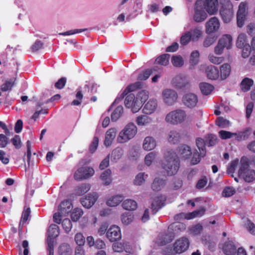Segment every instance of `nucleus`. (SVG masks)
Returning a JSON list of instances; mask_svg holds the SVG:
<instances>
[{"label":"nucleus","mask_w":255,"mask_h":255,"mask_svg":"<svg viewBox=\"0 0 255 255\" xmlns=\"http://www.w3.org/2000/svg\"><path fill=\"white\" fill-rule=\"evenodd\" d=\"M164 160L162 167L167 175L172 176L176 174L179 168V159L176 153L172 149H167L164 154Z\"/></svg>","instance_id":"nucleus-2"},{"label":"nucleus","mask_w":255,"mask_h":255,"mask_svg":"<svg viewBox=\"0 0 255 255\" xmlns=\"http://www.w3.org/2000/svg\"><path fill=\"white\" fill-rule=\"evenodd\" d=\"M232 38L230 35H224L218 41L217 45L215 47V53L221 54L225 48L229 49L232 46Z\"/></svg>","instance_id":"nucleus-10"},{"label":"nucleus","mask_w":255,"mask_h":255,"mask_svg":"<svg viewBox=\"0 0 255 255\" xmlns=\"http://www.w3.org/2000/svg\"><path fill=\"white\" fill-rule=\"evenodd\" d=\"M216 124L221 128H226L229 127L231 125L229 121L222 117H219L217 119Z\"/></svg>","instance_id":"nucleus-48"},{"label":"nucleus","mask_w":255,"mask_h":255,"mask_svg":"<svg viewBox=\"0 0 255 255\" xmlns=\"http://www.w3.org/2000/svg\"><path fill=\"white\" fill-rule=\"evenodd\" d=\"M137 133V128L132 123L128 124L125 128L120 132L118 141L124 143L132 138Z\"/></svg>","instance_id":"nucleus-4"},{"label":"nucleus","mask_w":255,"mask_h":255,"mask_svg":"<svg viewBox=\"0 0 255 255\" xmlns=\"http://www.w3.org/2000/svg\"><path fill=\"white\" fill-rule=\"evenodd\" d=\"M196 144L201 152V156H205L206 150L205 145L207 144L206 141L200 137H198L196 139Z\"/></svg>","instance_id":"nucleus-34"},{"label":"nucleus","mask_w":255,"mask_h":255,"mask_svg":"<svg viewBox=\"0 0 255 255\" xmlns=\"http://www.w3.org/2000/svg\"><path fill=\"white\" fill-rule=\"evenodd\" d=\"M59 227L55 224L51 225L48 229L47 243L54 244V239L59 235Z\"/></svg>","instance_id":"nucleus-21"},{"label":"nucleus","mask_w":255,"mask_h":255,"mask_svg":"<svg viewBox=\"0 0 255 255\" xmlns=\"http://www.w3.org/2000/svg\"><path fill=\"white\" fill-rule=\"evenodd\" d=\"M123 154V150L121 148L118 147L113 151L112 157L115 161L117 162L122 157Z\"/></svg>","instance_id":"nucleus-51"},{"label":"nucleus","mask_w":255,"mask_h":255,"mask_svg":"<svg viewBox=\"0 0 255 255\" xmlns=\"http://www.w3.org/2000/svg\"><path fill=\"white\" fill-rule=\"evenodd\" d=\"M62 225L66 233L69 232L72 227V223L69 219H64L62 222Z\"/></svg>","instance_id":"nucleus-61"},{"label":"nucleus","mask_w":255,"mask_h":255,"mask_svg":"<svg viewBox=\"0 0 255 255\" xmlns=\"http://www.w3.org/2000/svg\"><path fill=\"white\" fill-rule=\"evenodd\" d=\"M247 4L245 2H241L239 5V9L237 14V20L238 26L241 27L244 24L246 17L247 14L246 11Z\"/></svg>","instance_id":"nucleus-14"},{"label":"nucleus","mask_w":255,"mask_h":255,"mask_svg":"<svg viewBox=\"0 0 255 255\" xmlns=\"http://www.w3.org/2000/svg\"><path fill=\"white\" fill-rule=\"evenodd\" d=\"M199 53L198 51H193L190 55V63L192 65H195L198 63Z\"/></svg>","instance_id":"nucleus-58"},{"label":"nucleus","mask_w":255,"mask_h":255,"mask_svg":"<svg viewBox=\"0 0 255 255\" xmlns=\"http://www.w3.org/2000/svg\"><path fill=\"white\" fill-rule=\"evenodd\" d=\"M90 189V186L88 184H83L77 187L75 189V194L81 196L87 193Z\"/></svg>","instance_id":"nucleus-43"},{"label":"nucleus","mask_w":255,"mask_h":255,"mask_svg":"<svg viewBox=\"0 0 255 255\" xmlns=\"http://www.w3.org/2000/svg\"><path fill=\"white\" fill-rule=\"evenodd\" d=\"M142 84L143 83L141 82H136L129 85L120 97L116 98L114 103H119L121 100L125 98L124 101L125 106L128 108H130L133 113L137 112L141 109V102L139 100H136L135 95L131 92L141 88Z\"/></svg>","instance_id":"nucleus-1"},{"label":"nucleus","mask_w":255,"mask_h":255,"mask_svg":"<svg viewBox=\"0 0 255 255\" xmlns=\"http://www.w3.org/2000/svg\"><path fill=\"white\" fill-rule=\"evenodd\" d=\"M179 152L182 157L185 159L190 158L192 155L190 147L185 144L182 145L179 147Z\"/></svg>","instance_id":"nucleus-31"},{"label":"nucleus","mask_w":255,"mask_h":255,"mask_svg":"<svg viewBox=\"0 0 255 255\" xmlns=\"http://www.w3.org/2000/svg\"><path fill=\"white\" fill-rule=\"evenodd\" d=\"M106 235L107 238L111 242L120 240L122 237L120 228L115 225L110 227L107 231Z\"/></svg>","instance_id":"nucleus-15"},{"label":"nucleus","mask_w":255,"mask_h":255,"mask_svg":"<svg viewBox=\"0 0 255 255\" xmlns=\"http://www.w3.org/2000/svg\"><path fill=\"white\" fill-rule=\"evenodd\" d=\"M221 7L220 14L225 23L229 22L232 19L234 12L233 5L230 0H220Z\"/></svg>","instance_id":"nucleus-3"},{"label":"nucleus","mask_w":255,"mask_h":255,"mask_svg":"<svg viewBox=\"0 0 255 255\" xmlns=\"http://www.w3.org/2000/svg\"><path fill=\"white\" fill-rule=\"evenodd\" d=\"M200 91L202 94L204 95H208L214 89L213 85L207 83H201L199 85Z\"/></svg>","instance_id":"nucleus-30"},{"label":"nucleus","mask_w":255,"mask_h":255,"mask_svg":"<svg viewBox=\"0 0 255 255\" xmlns=\"http://www.w3.org/2000/svg\"><path fill=\"white\" fill-rule=\"evenodd\" d=\"M205 212V208L203 207H200L198 210L194 211L192 213H189L185 214L184 213H181L176 215L174 218L176 221L180 220L182 218H186L188 220L193 219L197 217H201L203 215Z\"/></svg>","instance_id":"nucleus-11"},{"label":"nucleus","mask_w":255,"mask_h":255,"mask_svg":"<svg viewBox=\"0 0 255 255\" xmlns=\"http://www.w3.org/2000/svg\"><path fill=\"white\" fill-rule=\"evenodd\" d=\"M58 252L59 255H71L72 251L69 245L64 243L59 247Z\"/></svg>","instance_id":"nucleus-37"},{"label":"nucleus","mask_w":255,"mask_h":255,"mask_svg":"<svg viewBox=\"0 0 255 255\" xmlns=\"http://www.w3.org/2000/svg\"><path fill=\"white\" fill-rule=\"evenodd\" d=\"M171 62L175 67H181L184 64L183 58L180 55L173 56L171 58Z\"/></svg>","instance_id":"nucleus-54"},{"label":"nucleus","mask_w":255,"mask_h":255,"mask_svg":"<svg viewBox=\"0 0 255 255\" xmlns=\"http://www.w3.org/2000/svg\"><path fill=\"white\" fill-rule=\"evenodd\" d=\"M236 193L235 189L232 187H226L224 189L222 194L224 197H229L233 196Z\"/></svg>","instance_id":"nucleus-60"},{"label":"nucleus","mask_w":255,"mask_h":255,"mask_svg":"<svg viewBox=\"0 0 255 255\" xmlns=\"http://www.w3.org/2000/svg\"><path fill=\"white\" fill-rule=\"evenodd\" d=\"M157 153L155 151L149 152L144 158L145 163L146 165L149 166L151 164L152 161L155 159Z\"/></svg>","instance_id":"nucleus-53"},{"label":"nucleus","mask_w":255,"mask_h":255,"mask_svg":"<svg viewBox=\"0 0 255 255\" xmlns=\"http://www.w3.org/2000/svg\"><path fill=\"white\" fill-rule=\"evenodd\" d=\"M186 117L185 112L177 109L169 112L165 117V121L172 125H177L183 122Z\"/></svg>","instance_id":"nucleus-5"},{"label":"nucleus","mask_w":255,"mask_h":255,"mask_svg":"<svg viewBox=\"0 0 255 255\" xmlns=\"http://www.w3.org/2000/svg\"><path fill=\"white\" fill-rule=\"evenodd\" d=\"M152 119L145 115L138 116L135 120L136 123L138 126H145L151 123Z\"/></svg>","instance_id":"nucleus-28"},{"label":"nucleus","mask_w":255,"mask_h":255,"mask_svg":"<svg viewBox=\"0 0 255 255\" xmlns=\"http://www.w3.org/2000/svg\"><path fill=\"white\" fill-rule=\"evenodd\" d=\"M156 146V141L152 136H146L143 142V148L147 151L153 149Z\"/></svg>","instance_id":"nucleus-23"},{"label":"nucleus","mask_w":255,"mask_h":255,"mask_svg":"<svg viewBox=\"0 0 255 255\" xmlns=\"http://www.w3.org/2000/svg\"><path fill=\"white\" fill-rule=\"evenodd\" d=\"M203 2L202 0H197L195 2L193 19L196 22H201L204 21L207 17V14L203 7Z\"/></svg>","instance_id":"nucleus-7"},{"label":"nucleus","mask_w":255,"mask_h":255,"mask_svg":"<svg viewBox=\"0 0 255 255\" xmlns=\"http://www.w3.org/2000/svg\"><path fill=\"white\" fill-rule=\"evenodd\" d=\"M180 138V133L175 129L170 130L167 134L168 142L173 144L178 143L179 141Z\"/></svg>","instance_id":"nucleus-26"},{"label":"nucleus","mask_w":255,"mask_h":255,"mask_svg":"<svg viewBox=\"0 0 255 255\" xmlns=\"http://www.w3.org/2000/svg\"><path fill=\"white\" fill-rule=\"evenodd\" d=\"M133 215L132 212H127L123 213L121 216V221L125 225L131 223L133 220Z\"/></svg>","instance_id":"nucleus-38"},{"label":"nucleus","mask_w":255,"mask_h":255,"mask_svg":"<svg viewBox=\"0 0 255 255\" xmlns=\"http://www.w3.org/2000/svg\"><path fill=\"white\" fill-rule=\"evenodd\" d=\"M221 78L224 80L226 79L230 74L231 67L228 64H224L220 67Z\"/></svg>","instance_id":"nucleus-40"},{"label":"nucleus","mask_w":255,"mask_h":255,"mask_svg":"<svg viewBox=\"0 0 255 255\" xmlns=\"http://www.w3.org/2000/svg\"><path fill=\"white\" fill-rule=\"evenodd\" d=\"M111 173L110 169H107L101 174L100 178L104 185H108L111 183L112 181Z\"/></svg>","instance_id":"nucleus-35"},{"label":"nucleus","mask_w":255,"mask_h":255,"mask_svg":"<svg viewBox=\"0 0 255 255\" xmlns=\"http://www.w3.org/2000/svg\"><path fill=\"white\" fill-rule=\"evenodd\" d=\"M242 49V56L243 58H247L252 52V46L246 44L241 48Z\"/></svg>","instance_id":"nucleus-57"},{"label":"nucleus","mask_w":255,"mask_h":255,"mask_svg":"<svg viewBox=\"0 0 255 255\" xmlns=\"http://www.w3.org/2000/svg\"><path fill=\"white\" fill-rule=\"evenodd\" d=\"M182 102L186 107L192 109L196 106L198 98L196 94L189 93L183 96Z\"/></svg>","instance_id":"nucleus-12"},{"label":"nucleus","mask_w":255,"mask_h":255,"mask_svg":"<svg viewBox=\"0 0 255 255\" xmlns=\"http://www.w3.org/2000/svg\"><path fill=\"white\" fill-rule=\"evenodd\" d=\"M95 171L92 167L83 166L79 168L74 173V177L76 180L81 181L89 178L93 176Z\"/></svg>","instance_id":"nucleus-8"},{"label":"nucleus","mask_w":255,"mask_h":255,"mask_svg":"<svg viewBox=\"0 0 255 255\" xmlns=\"http://www.w3.org/2000/svg\"><path fill=\"white\" fill-rule=\"evenodd\" d=\"M158 107V102L155 99H150L144 105L142 112L146 115L153 113Z\"/></svg>","instance_id":"nucleus-17"},{"label":"nucleus","mask_w":255,"mask_h":255,"mask_svg":"<svg viewBox=\"0 0 255 255\" xmlns=\"http://www.w3.org/2000/svg\"><path fill=\"white\" fill-rule=\"evenodd\" d=\"M123 208L127 210H134L137 208L136 202L131 199H127L122 203Z\"/></svg>","instance_id":"nucleus-36"},{"label":"nucleus","mask_w":255,"mask_h":255,"mask_svg":"<svg viewBox=\"0 0 255 255\" xmlns=\"http://www.w3.org/2000/svg\"><path fill=\"white\" fill-rule=\"evenodd\" d=\"M207 77L211 80H215L219 77V70L217 67L213 65L207 66L206 69Z\"/></svg>","instance_id":"nucleus-25"},{"label":"nucleus","mask_w":255,"mask_h":255,"mask_svg":"<svg viewBox=\"0 0 255 255\" xmlns=\"http://www.w3.org/2000/svg\"><path fill=\"white\" fill-rule=\"evenodd\" d=\"M43 48V43L39 40L36 41L32 45L31 49L32 52H35Z\"/></svg>","instance_id":"nucleus-62"},{"label":"nucleus","mask_w":255,"mask_h":255,"mask_svg":"<svg viewBox=\"0 0 255 255\" xmlns=\"http://www.w3.org/2000/svg\"><path fill=\"white\" fill-rule=\"evenodd\" d=\"M97 199L98 196L96 193H90L81 198V203L84 207L89 208L94 204Z\"/></svg>","instance_id":"nucleus-19"},{"label":"nucleus","mask_w":255,"mask_h":255,"mask_svg":"<svg viewBox=\"0 0 255 255\" xmlns=\"http://www.w3.org/2000/svg\"><path fill=\"white\" fill-rule=\"evenodd\" d=\"M251 134V130L247 129L246 130L236 133L234 135L236 136V139L237 140H244L248 138Z\"/></svg>","instance_id":"nucleus-45"},{"label":"nucleus","mask_w":255,"mask_h":255,"mask_svg":"<svg viewBox=\"0 0 255 255\" xmlns=\"http://www.w3.org/2000/svg\"><path fill=\"white\" fill-rule=\"evenodd\" d=\"M72 209V204L68 200H65L62 202L58 207V211L53 215L54 222L60 224L62 217L66 216Z\"/></svg>","instance_id":"nucleus-6"},{"label":"nucleus","mask_w":255,"mask_h":255,"mask_svg":"<svg viewBox=\"0 0 255 255\" xmlns=\"http://www.w3.org/2000/svg\"><path fill=\"white\" fill-rule=\"evenodd\" d=\"M220 137L223 139H226L231 138L235 133H232L230 131L226 130H221L219 132Z\"/></svg>","instance_id":"nucleus-63"},{"label":"nucleus","mask_w":255,"mask_h":255,"mask_svg":"<svg viewBox=\"0 0 255 255\" xmlns=\"http://www.w3.org/2000/svg\"><path fill=\"white\" fill-rule=\"evenodd\" d=\"M75 241L79 247H82L85 243V239L83 234L79 233L75 236Z\"/></svg>","instance_id":"nucleus-59"},{"label":"nucleus","mask_w":255,"mask_h":255,"mask_svg":"<svg viewBox=\"0 0 255 255\" xmlns=\"http://www.w3.org/2000/svg\"><path fill=\"white\" fill-rule=\"evenodd\" d=\"M189 32H191V38L193 41H197L202 36V31L200 27H196L191 29Z\"/></svg>","instance_id":"nucleus-42"},{"label":"nucleus","mask_w":255,"mask_h":255,"mask_svg":"<svg viewBox=\"0 0 255 255\" xmlns=\"http://www.w3.org/2000/svg\"><path fill=\"white\" fill-rule=\"evenodd\" d=\"M220 27L219 19L216 17L211 18L206 23V32L208 34L217 31Z\"/></svg>","instance_id":"nucleus-16"},{"label":"nucleus","mask_w":255,"mask_h":255,"mask_svg":"<svg viewBox=\"0 0 255 255\" xmlns=\"http://www.w3.org/2000/svg\"><path fill=\"white\" fill-rule=\"evenodd\" d=\"M223 251L226 255H235L237 252V247L232 241H228L224 243Z\"/></svg>","instance_id":"nucleus-22"},{"label":"nucleus","mask_w":255,"mask_h":255,"mask_svg":"<svg viewBox=\"0 0 255 255\" xmlns=\"http://www.w3.org/2000/svg\"><path fill=\"white\" fill-rule=\"evenodd\" d=\"M240 162L241 166L238 171V175L239 177L242 176L247 170L249 169L248 159L246 157H242L241 159Z\"/></svg>","instance_id":"nucleus-33"},{"label":"nucleus","mask_w":255,"mask_h":255,"mask_svg":"<svg viewBox=\"0 0 255 255\" xmlns=\"http://www.w3.org/2000/svg\"><path fill=\"white\" fill-rule=\"evenodd\" d=\"M136 100H139L141 102V107L142 105V102L145 101L148 97V92L145 90H140L138 92L136 96Z\"/></svg>","instance_id":"nucleus-50"},{"label":"nucleus","mask_w":255,"mask_h":255,"mask_svg":"<svg viewBox=\"0 0 255 255\" xmlns=\"http://www.w3.org/2000/svg\"><path fill=\"white\" fill-rule=\"evenodd\" d=\"M151 74H152V70L147 69L144 71L142 73L139 74L137 78L139 80H145L150 76Z\"/></svg>","instance_id":"nucleus-64"},{"label":"nucleus","mask_w":255,"mask_h":255,"mask_svg":"<svg viewBox=\"0 0 255 255\" xmlns=\"http://www.w3.org/2000/svg\"><path fill=\"white\" fill-rule=\"evenodd\" d=\"M162 98L164 104L168 106L174 105L178 99L177 92L173 89H165L162 92Z\"/></svg>","instance_id":"nucleus-9"},{"label":"nucleus","mask_w":255,"mask_h":255,"mask_svg":"<svg viewBox=\"0 0 255 255\" xmlns=\"http://www.w3.org/2000/svg\"><path fill=\"white\" fill-rule=\"evenodd\" d=\"M254 82L253 79L249 78H244L241 83V88L243 91L246 92L249 91L251 87L253 86Z\"/></svg>","instance_id":"nucleus-27"},{"label":"nucleus","mask_w":255,"mask_h":255,"mask_svg":"<svg viewBox=\"0 0 255 255\" xmlns=\"http://www.w3.org/2000/svg\"><path fill=\"white\" fill-rule=\"evenodd\" d=\"M117 130L115 128H111L109 129L105 134V139L104 144L106 146H109L111 145L113 140L116 137Z\"/></svg>","instance_id":"nucleus-24"},{"label":"nucleus","mask_w":255,"mask_h":255,"mask_svg":"<svg viewBox=\"0 0 255 255\" xmlns=\"http://www.w3.org/2000/svg\"><path fill=\"white\" fill-rule=\"evenodd\" d=\"M248 44L247 42L246 35L245 34H240L238 37L236 45L238 48H242L245 45Z\"/></svg>","instance_id":"nucleus-52"},{"label":"nucleus","mask_w":255,"mask_h":255,"mask_svg":"<svg viewBox=\"0 0 255 255\" xmlns=\"http://www.w3.org/2000/svg\"><path fill=\"white\" fill-rule=\"evenodd\" d=\"M192 40L191 32H186L181 37L180 43L181 45L185 46L188 44Z\"/></svg>","instance_id":"nucleus-49"},{"label":"nucleus","mask_w":255,"mask_h":255,"mask_svg":"<svg viewBox=\"0 0 255 255\" xmlns=\"http://www.w3.org/2000/svg\"><path fill=\"white\" fill-rule=\"evenodd\" d=\"M165 180L159 178H155L151 184V188L154 191H160L165 185Z\"/></svg>","instance_id":"nucleus-29"},{"label":"nucleus","mask_w":255,"mask_h":255,"mask_svg":"<svg viewBox=\"0 0 255 255\" xmlns=\"http://www.w3.org/2000/svg\"><path fill=\"white\" fill-rule=\"evenodd\" d=\"M123 200V196L121 195H116L110 198L107 202L108 206L110 207H115L118 205Z\"/></svg>","instance_id":"nucleus-39"},{"label":"nucleus","mask_w":255,"mask_h":255,"mask_svg":"<svg viewBox=\"0 0 255 255\" xmlns=\"http://www.w3.org/2000/svg\"><path fill=\"white\" fill-rule=\"evenodd\" d=\"M174 235L172 232H168L162 235L161 238L162 241L161 242L162 245H165L171 242L174 239Z\"/></svg>","instance_id":"nucleus-47"},{"label":"nucleus","mask_w":255,"mask_h":255,"mask_svg":"<svg viewBox=\"0 0 255 255\" xmlns=\"http://www.w3.org/2000/svg\"><path fill=\"white\" fill-rule=\"evenodd\" d=\"M239 177L244 179L246 182H252L255 179V170L253 169H248Z\"/></svg>","instance_id":"nucleus-32"},{"label":"nucleus","mask_w":255,"mask_h":255,"mask_svg":"<svg viewBox=\"0 0 255 255\" xmlns=\"http://www.w3.org/2000/svg\"><path fill=\"white\" fill-rule=\"evenodd\" d=\"M165 198L163 196H159L154 198L151 205L152 214H156L158 211L163 206L165 201Z\"/></svg>","instance_id":"nucleus-20"},{"label":"nucleus","mask_w":255,"mask_h":255,"mask_svg":"<svg viewBox=\"0 0 255 255\" xmlns=\"http://www.w3.org/2000/svg\"><path fill=\"white\" fill-rule=\"evenodd\" d=\"M147 177V174H145L143 172L139 173L135 178L134 180V184L137 186H140L142 185L145 181V178Z\"/></svg>","instance_id":"nucleus-44"},{"label":"nucleus","mask_w":255,"mask_h":255,"mask_svg":"<svg viewBox=\"0 0 255 255\" xmlns=\"http://www.w3.org/2000/svg\"><path fill=\"white\" fill-rule=\"evenodd\" d=\"M15 79H10L6 81L1 86V90L3 92L10 91L14 85Z\"/></svg>","instance_id":"nucleus-55"},{"label":"nucleus","mask_w":255,"mask_h":255,"mask_svg":"<svg viewBox=\"0 0 255 255\" xmlns=\"http://www.w3.org/2000/svg\"><path fill=\"white\" fill-rule=\"evenodd\" d=\"M83 214V211L81 209L76 208L71 214V218L73 222L77 221Z\"/></svg>","instance_id":"nucleus-56"},{"label":"nucleus","mask_w":255,"mask_h":255,"mask_svg":"<svg viewBox=\"0 0 255 255\" xmlns=\"http://www.w3.org/2000/svg\"><path fill=\"white\" fill-rule=\"evenodd\" d=\"M189 242L187 238L182 237L177 240L174 244V250L176 253L181 254L188 248Z\"/></svg>","instance_id":"nucleus-13"},{"label":"nucleus","mask_w":255,"mask_h":255,"mask_svg":"<svg viewBox=\"0 0 255 255\" xmlns=\"http://www.w3.org/2000/svg\"><path fill=\"white\" fill-rule=\"evenodd\" d=\"M203 7L210 14H215L218 10V0H205L203 1Z\"/></svg>","instance_id":"nucleus-18"},{"label":"nucleus","mask_w":255,"mask_h":255,"mask_svg":"<svg viewBox=\"0 0 255 255\" xmlns=\"http://www.w3.org/2000/svg\"><path fill=\"white\" fill-rule=\"evenodd\" d=\"M123 114V107L122 106L117 107L111 115V120L113 122H116Z\"/></svg>","instance_id":"nucleus-41"},{"label":"nucleus","mask_w":255,"mask_h":255,"mask_svg":"<svg viewBox=\"0 0 255 255\" xmlns=\"http://www.w3.org/2000/svg\"><path fill=\"white\" fill-rule=\"evenodd\" d=\"M169 54H164L156 58L155 63L161 65L165 66L167 65L169 62Z\"/></svg>","instance_id":"nucleus-46"}]
</instances>
